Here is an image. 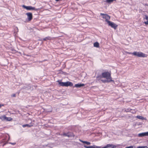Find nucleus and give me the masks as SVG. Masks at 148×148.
<instances>
[{
	"mask_svg": "<svg viewBox=\"0 0 148 148\" xmlns=\"http://www.w3.org/2000/svg\"><path fill=\"white\" fill-rule=\"evenodd\" d=\"M129 54H132L138 57L145 58L147 57V55L141 52L134 51L133 53H129Z\"/></svg>",
	"mask_w": 148,
	"mask_h": 148,
	"instance_id": "1",
	"label": "nucleus"
},
{
	"mask_svg": "<svg viewBox=\"0 0 148 148\" xmlns=\"http://www.w3.org/2000/svg\"><path fill=\"white\" fill-rule=\"evenodd\" d=\"M57 82L60 86L68 87L72 86H73V84L71 82L67 81L66 82H63L60 80H58Z\"/></svg>",
	"mask_w": 148,
	"mask_h": 148,
	"instance_id": "2",
	"label": "nucleus"
},
{
	"mask_svg": "<svg viewBox=\"0 0 148 148\" xmlns=\"http://www.w3.org/2000/svg\"><path fill=\"white\" fill-rule=\"evenodd\" d=\"M102 75L103 78H106L107 79H109V81H113L112 79L111 74L109 72H106L102 73Z\"/></svg>",
	"mask_w": 148,
	"mask_h": 148,
	"instance_id": "3",
	"label": "nucleus"
},
{
	"mask_svg": "<svg viewBox=\"0 0 148 148\" xmlns=\"http://www.w3.org/2000/svg\"><path fill=\"white\" fill-rule=\"evenodd\" d=\"M100 15L102 16V18L106 19V21L108 23V21H109V20L110 19V16L107 14H104L101 13Z\"/></svg>",
	"mask_w": 148,
	"mask_h": 148,
	"instance_id": "4",
	"label": "nucleus"
},
{
	"mask_svg": "<svg viewBox=\"0 0 148 148\" xmlns=\"http://www.w3.org/2000/svg\"><path fill=\"white\" fill-rule=\"evenodd\" d=\"M24 8L26 9L27 10H37L34 7H33L30 6H26L25 5H23Z\"/></svg>",
	"mask_w": 148,
	"mask_h": 148,
	"instance_id": "5",
	"label": "nucleus"
},
{
	"mask_svg": "<svg viewBox=\"0 0 148 148\" xmlns=\"http://www.w3.org/2000/svg\"><path fill=\"white\" fill-rule=\"evenodd\" d=\"M108 23L109 26H111L112 27L114 28L115 29L117 27V25L112 22L108 21Z\"/></svg>",
	"mask_w": 148,
	"mask_h": 148,
	"instance_id": "6",
	"label": "nucleus"
},
{
	"mask_svg": "<svg viewBox=\"0 0 148 148\" xmlns=\"http://www.w3.org/2000/svg\"><path fill=\"white\" fill-rule=\"evenodd\" d=\"M26 14L27 15V18L28 21H30L32 18V15L31 13L29 12L27 13Z\"/></svg>",
	"mask_w": 148,
	"mask_h": 148,
	"instance_id": "7",
	"label": "nucleus"
},
{
	"mask_svg": "<svg viewBox=\"0 0 148 148\" xmlns=\"http://www.w3.org/2000/svg\"><path fill=\"white\" fill-rule=\"evenodd\" d=\"M85 85L84 84L78 83L75 85L74 87L77 88H79Z\"/></svg>",
	"mask_w": 148,
	"mask_h": 148,
	"instance_id": "8",
	"label": "nucleus"
},
{
	"mask_svg": "<svg viewBox=\"0 0 148 148\" xmlns=\"http://www.w3.org/2000/svg\"><path fill=\"white\" fill-rule=\"evenodd\" d=\"M84 147L86 148H99V146H98L95 145H93L92 146H87L86 145H84Z\"/></svg>",
	"mask_w": 148,
	"mask_h": 148,
	"instance_id": "9",
	"label": "nucleus"
},
{
	"mask_svg": "<svg viewBox=\"0 0 148 148\" xmlns=\"http://www.w3.org/2000/svg\"><path fill=\"white\" fill-rule=\"evenodd\" d=\"M67 136L68 137H74V135L73 133L69 132L67 133Z\"/></svg>",
	"mask_w": 148,
	"mask_h": 148,
	"instance_id": "10",
	"label": "nucleus"
},
{
	"mask_svg": "<svg viewBox=\"0 0 148 148\" xmlns=\"http://www.w3.org/2000/svg\"><path fill=\"white\" fill-rule=\"evenodd\" d=\"M7 117H6L5 115H4L0 116V119L2 121H6V119H7Z\"/></svg>",
	"mask_w": 148,
	"mask_h": 148,
	"instance_id": "11",
	"label": "nucleus"
},
{
	"mask_svg": "<svg viewBox=\"0 0 148 148\" xmlns=\"http://www.w3.org/2000/svg\"><path fill=\"white\" fill-rule=\"evenodd\" d=\"M33 126V125H29V124H25V125H22V127H31L32 126Z\"/></svg>",
	"mask_w": 148,
	"mask_h": 148,
	"instance_id": "12",
	"label": "nucleus"
},
{
	"mask_svg": "<svg viewBox=\"0 0 148 148\" xmlns=\"http://www.w3.org/2000/svg\"><path fill=\"white\" fill-rule=\"evenodd\" d=\"M94 46L97 48L99 47V43L97 42H95L94 44Z\"/></svg>",
	"mask_w": 148,
	"mask_h": 148,
	"instance_id": "13",
	"label": "nucleus"
},
{
	"mask_svg": "<svg viewBox=\"0 0 148 148\" xmlns=\"http://www.w3.org/2000/svg\"><path fill=\"white\" fill-rule=\"evenodd\" d=\"M51 38L50 37L48 36L44 38L43 40L44 41H46L48 40H51Z\"/></svg>",
	"mask_w": 148,
	"mask_h": 148,
	"instance_id": "14",
	"label": "nucleus"
},
{
	"mask_svg": "<svg viewBox=\"0 0 148 148\" xmlns=\"http://www.w3.org/2000/svg\"><path fill=\"white\" fill-rule=\"evenodd\" d=\"M101 81L103 83H106V82H112L113 81H109V79H105V80L101 79Z\"/></svg>",
	"mask_w": 148,
	"mask_h": 148,
	"instance_id": "15",
	"label": "nucleus"
},
{
	"mask_svg": "<svg viewBox=\"0 0 148 148\" xmlns=\"http://www.w3.org/2000/svg\"><path fill=\"white\" fill-rule=\"evenodd\" d=\"M115 1V0H106V2L107 3L110 4L113 2V1Z\"/></svg>",
	"mask_w": 148,
	"mask_h": 148,
	"instance_id": "16",
	"label": "nucleus"
},
{
	"mask_svg": "<svg viewBox=\"0 0 148 148\" xmlns=\"http://www.w3.org/2000/svg\"><path fill=\"white\" fill-rule=\"evenodd\" d=\"M138 136L139 137H142L144 136L143 132L139 134H138Z\"/></svg>",
	"mask_w": 148,
	"mask_h": 148,
	"instance_id": "17",
	"label": "nucleus"
},
{
	"mask_svg": "<svg viewBox=\"0 0 148 148\" xmlns=\"http://www.w3.org/2000/svg\"><path fill=\"white\" fill-rule=\"evenodd\" d=\"M137 118L139 119H141L142 120L143 119L144 117L140 116H137Z\"/></svg>",
	"mask_w": 148,
	"mask_h": 148,
	"instance_id": "18",
	"label": "nucleus"
},
{
	"mask_svg": "<svg viewBox=\"0 0 148 148\" xmlns=\"http://www.w3.org/2000/svg\"><path fill=\"white\" fill-rule=\"evenodd\" d=\"M103 77H102V75H99L97 77V79L98 80H99L102 78Z\"/></svg>",
	"mask_w": 148,
	"mask_h": 148,
	"instance_id": "19",
	"label": "nucleus"
},
{
	"mask_svg": "<svg viewBox=\"0 0 148 148\" xmlns=\"http://www.w3.org/2000/svg\"><path fill=\"white\" fill-rule=\"evenodd\" d=\"M30 87L29 86H28V87H27L26 86H24L22 88L24 89H26L27 88L28 89H29Z\"/></svg>",
	"mask_w": 148,
	"mask_h": 148,
	"instance_id": "20",
	"label": "nucleus"
},
{
	"mask_svg": "<svg viewBox=\"0 0 148 148\" xmlns=\"http://www.w3.org/2000/svg\"><path fill=\"white\" fill-rule=\"evenodd\" d=\"M143 134L144 136H148V132H143Z\"/></svg>",
	"mask_w": 148,
	"mask_h": 148,
	"instance_id": "21",
	"label": "nucleus"
},
{
	"mask_svg": "<svg viewBox=\"0 0 148 148\" xmlns=\"http://www.w3.org/2000/svg\"><path fill=\"white\" fill-rule=\"evenodd\" d=\"M7 119H6V121H10L12 120V118L11 117H7Z\"/></svg>",
	"mask_w": 148,
	"mask_h": 148,
	"instance_id": "22",
	"label": "nucleus"
},
{
	"mask_svg": "<svg viewBox=\"0 0 148 148\" xmlns=\"http://www.w3.org/2000/svg\"><path fill=\"white\" fill-rule=\"evenodd\" d=\"M137 148H148V147L147 146H139Z\"/></svg>",
	"mask_w": 148,
	"mask_h": 148,
	"instance_id": "23",
	"label": "nucleus"
},
{
	"mask_svg": "<svg viewBox=\"0 0 148 148\" xmlns=\"http://www.w3.org/2000/svg\"><path fill=\"white\" fill-rule=\"evenodd\" d=\"M79 140L80 142L83 143H85L86 144V141H84L82 140H81L80 139H79Z\"/></svg>",
	"mask_w": 148,
	"mask_h": 148,
	"instance_id": "24",
	"label": "nucleus"
},
{
	"mask_svg": "<svg viewBox=\"0 0 148 148\" xmlns=\"http://www.w3.org/2000/svg\"><path fill=\"white\" fill-rule=\"evenodd\" d=\"M62 135L64 136H67V133H64L63 134H62Z\"/></svg>",
	"mask_w": 148,
	"mask_h": 148,
	"instance_id": "25",
	"label": "nucleus"
},
{
	"mask_svg": "<svg viewBox=\"0 0 148 148\" xmlns=\"http://www.w3.org/2000/svg\"><path fill=\"white\" fill-rule=\"evenodd\" d=\"M9 144L12 145H14L16 144V143L9 142Z\"/></svg>",
	"mask_w": 148,
	"mask_h": 148,
	"instance_id": "26",
	"label": "nucleus"
},
{
	"mask_svg": "<svg viewBox=\"0 0 148 148\" xmlns=\"http://www.w3.org/2000/svg\"><path fill=\"white\" fill-rule=\"evenodd\" d=\"M145 18H144V19H146V20H147V21L148 20V16H147V15H145Z\"/></svg>",
	"mask_w": 148,
	"mask_h": 148,
	"instance_id": "27",
	"label": "nucleus"
},
{
	"mask_svg": "<svg viewBox=\"0 0 148 148\" xmlns=\"http://www.w3.org/2000/svg\"><path fill=\"white\" fill-rule=\"evenodd\" d=\"M133 146H130L128 147H125V148H133Z\"/></svg>",
	"mask_w": 148,
	"mask_h": 148,
	"instance_id": "28",
	"label": "nucleus"
},
{
	"mask_svg": "<svg viewBox=\"0 0 148 148\" xmlns=\"http://www.w3.org/2000/svg\"><path fill=\"white\" fill-rule=\"evenodd\" d=\"M144 23L146 25H148V20L147 21H145L144 22Z\"/></svg>",
	"mask_w": 148,
	"mask_h": 148,
	"instance_id": "29",
	"label": "nucleus"
},
{
	"mask_svg": "<svg viewBox=\"0 0 148 148\" xmlns=\"http://www.w3.org/2000/svg\"><path fill=\"white\" fill-rule=\"evenodd\" d=\"M86 144L87 145H90V143L89 142H86Z\"/></svg>",
	"mask_w": 148,
	"mask_h": 148,
	"instance_id": "30",
	"label": "nucleus"
},
{
	"mask_svg": "<svg viewBox=\"0 0 148 148\" xmlns=\"http://www.w3.org/2000/svg\"><path fill=\"white\" fill-rule=\"evenodd\" d=\"M12 97H16V95L15 94H13L12 95Z\"/></svg>",
	"mask_w": 148,
	"mask_h": 148,
	"instance_id": "31",
	"label": "nucleus"
},
{
	"mask_svg": "<svg viewBox=\"0 0 148 148\" xmlns=\"http://www.w3.org/2000/svg\"><path fill=\"white\" fill-rule=\"evenodd\" d=\"M3 106V104L1 105V104H0V108H1L2 106Z\"/></svg>",
	"mask_w": 148,
	"mask_h": 148,
	"instance_id": "32",
	"label": "nucleus"
},
{
	"mask_svg": "<svg viewBox=\"0 0 148 148\" xmlns=\"http://www.w3.org/2000/svg\"><path fill=\"white\" fill-rule=\"evenodd\" d=\"M40 40V41H42V42L43 41V39L42 40V39H40V40Z\"/></svg>",
	"mask_w": 148,
	"mask_h": 148,
	"instance_id": "33",
	"label": "nucleus"
},
{
	"mask_svg": "<svg viewBox=\"0 0 148 148\" xmlns=\"http://www.w3.org/2000/svg\"><path fill=\"white\" fill-rule=\"evenodd\" d=\"M56 1H60V0H55Z\"/></svg>",
	"mask_w": 148,
	"mask_h": 148,
	"instance_id": "34",
	"label": "nucleus"
}]
</instances>
